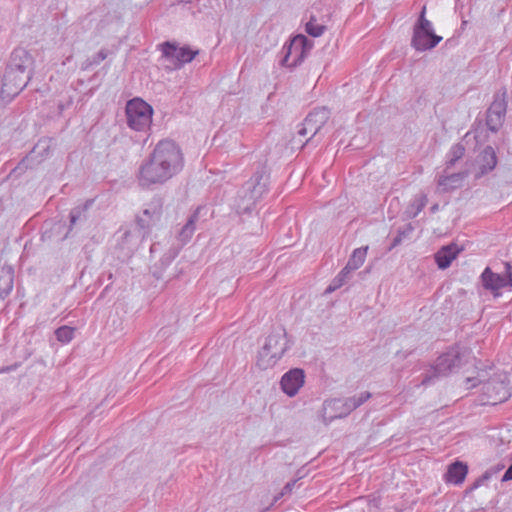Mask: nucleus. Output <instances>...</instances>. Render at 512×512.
<instances>
[{"label": "nucleus", "mask_w": 512, "mask_h": 512, "mask_svg": "<svg viewBox=\"0 0 512 512\" xmlns=\"http://www.w3.org/2000/svg\"><path fill=\"white\" fill-rule=\"evenodd\" d=\"M427 203V197L425 195L421 196L418 200H416L412 207H415V212L413 213V217L417 216L425 207Z\"/></svg>", "instance_id": "7c9ffc66"}, {"label": "nucleus", "mask_w": 512, "mask_h": 512, "mask_svg": "<svg viewBox=\"0 0 512 512\" xmlns=\"http://www.w3.org/2000/svg\"><path fill=\"white\" fill-rule=\"evenodd\" d=\"M481 282L483 287L491 292H497L507 286L512 287V265L509 262L505 263V275L494 273L486 267L481 274Z\"/></svg>", "instance_id": "f8f14e48"}, {"label": "nucleus", "mask_w": 512, "mask_h": 512, "mask_svg": "<svg viewBox=\"0 0 512 512\" xmlns=\"http://www.w3.org/2000/svg\"><path fill=\"white\" fill-rule=\"evenodd\" d=\"M162 57L168 62L166 67L170 70L181 68L184 64L191 62L198 54L197 50H191L188 47H176L170 42L161 45Z\"/></svg>", "instance_id": "9d476101"}, {"label": "nucleus", "mask_w": 512, "mask_h": 512, "mask_svg": "<svg viewBox=\"0 0 512 512\" xmlns=\"http://www.w3.org/2000/svg\"><path fill=\"white\" fill-rule=\"evenodd\" d=\"M305 372L301 368H293L283 374L280 380L281 390L288 397H294L305 384Z\"/></svg>", "instance_id": "ddd939ff"}, {"label": "nucleus", "mask_w": 512, "mask_h": 512, "mask_svg": "<svg viewBox=\"0 0 512 512\" xmlns=\"http://www.w3.org/2000/svg\"><path fill=\"white\" fill-rule=\"evenodd\" d=\"M288 349L286 332L278 328L268 335L257 357V366L260 369L273 367Z\"/></svg>", "instance_id": "20e7f679"}, {"label": "nucleus", "mask_w": 512, "mask_h": 512, "mask_svg": "<svg viewBox=\"0 0 512 512\" xmlns=\"http://www.w3.org/2000/svg\"><path fill=\"white\" fill-rule=\"evenodd\" d=\"M80 216H81V210L79 208L73 209L70 213L71 225H74L77 222V220L80 218Z\"/></svg>", "instance_id": "473e14b6"}, {"label": "nucleus", "mask_w": 512, "mask_h": 512, "mask_svg": "<svg viewBox=\"0 0 512 512\" xmlns=\"http://www.w3.org/2000/svg\"><path fill=\"white\" fill-rule=\"evenodd\" d=\"M49 146L46 141H39L30 153V157L33 158L35 154H39L42 157L48 154Z\"/></svg>", "instance_id": "c85d7f7f"}, {"label": "nucleus", "mask_w": 512, "mask_h": 512, "mask_svg": "<svg viewBox=\"0 0 512 512\" xmlns=\"http://www.w3.org/2000/svg\"><path fill=\"white\" fill-rule=\"evenodd\" d=\"M468 472L467 465L462 462L456 461L449 465L445 474V481L453 484H461Z\"/></svg>", "instance_id": "6ab92c4d"}, {"label": "nucleus", "mask_w": 512, "mask_h": 512, "mask_svg": "<svg viewBox=\"0 0 512 512\" xmlns=\"http://www.w3.org/2000/svg\"><path fill=\"white\" fill-rule=\"evenodd\" d=\"M107 57V53L105 50H100L94 57L93 59V63L94 64H99L101 63L102 61H104Z\"/></svg>", "instance_id": "72a5a7b5"}, {"label": "nucleus", "mask_w": 512, "mask_h": 512, "mask_svg": "<svg viewBox=\"0 0 512 512\" xmlns=\"http://www.w3.org/2000/svg\"><path fill=\"white\" fill-rule=\"evenodd\" d=\"M404 235H405V234H404V232H403V233H402V232H399L398 236H397V237H395V238H394V240H393L392 247H395V246H397L398 244H400V243H401V241H402V237H403Z\"/></svg>", "instance_id": "c9c22d12"}, {"label": "nucleus", "mask_w": 512, "mask_h": 512, "mask_svg": "<svg viewBox=\"0 0 512 512\" xmlns=\"http://www.w3.org/2000/svg\"><path fill=\"white\" fill-rule=\"evenodd\" d=\"M162 215V204L159 199H154L146 205L143 212L137 217V224L143 230V235L156 225Z\"/></svg>", "instance_id": "4468645a"}, {"label": "nucleus", "mask_w": 512, "mask_h": 512, "mask_svg": "<svg viewBox=\"0 0 512 512\" xmlns=\"http://www.w3.org/2000/svg\"><path fill=\"white\" fill-rule=\"evenodd\" d=\"M483 389L493 403L502 402L509 397V393L503 382L488 381L484 384Z\"/></svg>", "instance_id": "f3484780"}, {"label": "nucleus", "mask_w": 512, "mask_h": 512, "mask_svg": "<svg viewBox=\"0 0 512 512\" xmlns=\"http://www.w3.org/2000/svg\"><path fill=\"white\" fill-rule=\"evenodd\" d=\"M466 388L471 389L476 387L478 384L481 383V380L478 377H468L465 380Z\"/></svg>", "instance_id": "2f4dec72"}, {"label": "nucleus", "mask_w": 512, "mask_h": 512, "mask_svg": "<svg viewBox=\"0 0 512 512\" xmlns=\"http://www.w3.org/2000/svg\"><path fill=\"white\" fill-rule=\"evenodd\" d=\"M74 328L69 326H61L55 331L56 339L61 343H69L74 338Z\"/></svg>", "instance_id": "bb28decb"}, {"label": "nucleus", "mask_w": 512, "mask_h": 512, "mask_svg": "<svg viewBox=\"0 0 512 512\" xmlns=\"http://www.w3.org/2000/svg\"><path fill=\"white\" fill-rule=\"evenodd\" d=\"M456 258V250L452 246L443 247L435 255V260L440 269H446Z\"/></svg>", "instance_id": "5701e85b"}, {"label": "nucleus", "mask_w": 512, "mask_h": 512, "mask_svg": "<svg viewBox=\"0 0 512 512\" xmlns=\"http://www.w3.org/2000/svg\"><path fill=\"white\" fill-rule=\"evenodd\" d=\"M425 13L426 7L424 6L413 28L411 45L417 51L430 50L442 40L441 36L434 33L433 25L431 21L426 19Z\"/></svg>", "instance_id": "423d86ee"}, {"label": "nucleus", "mask_w": 512, "mask_h": 512, "mask_svg": "<svg viewBox=\"0 0 512 512\" xmlns=\"http://www.w3.org/2000/svg\"><path fill=\"white\" fill-rule=\"evenodd\" d=\"M468 172L462 171L458 173H452L450 175H442L438 179V186L443 191H449L460 187L467 177Z\"/></svg>", "instance_id": "a211bd4d"}, {"label": "nucleus", "mask_w": 512, "mask_h": 512, "mask_svg": "<svg viewBox=\"0 0 512 512\" xmlns=\"http://www.w3.org/2000/svg\"><path fill=\"white\" fill-rule=\"evenodd\" d=\"M370 398L371 393L363 391L347 398L326 400L322 406V420L327 425L335 419L346 417Z\"/></svg>", "instance_id": "7ed1b4c3"}, {"label": "nucleus", "mask_w": 512, "mask_h": 512, "mask_svg": "<svg viewBox=\"0 0 512 512\" xmlns=\"http://www.w3.org/2000/svg\"><path fill=\"white\" fill-rule=\"evenodd\" d=\"M330 117V112L325 107H318L311 111L300 125L297 134L300 137L310 135L306 142L312 139L324 126Z\"/></svg>", "instance_id": "9b49d317"}, {"label": "nucleus", "mask_w": 512, "mask_h": 512, "mask_svg": "<svg viewBox=\"0 0 512 512\" xmlns=\"http://www.w3.org/2000/svg\"><path fill=\"white\" fill-rule=\"evenodd\" d=\"M498 163L496 151L492 146H486L475 159V178L479 179L492 172Z\"/></svg>", "instance_id": "2eb2a0df"}, {"label": "nucleus", "mask_w": 512, "mask_h": 512, "mask_svg": "<svg viewBox=\"0 0 512 512\" xmlns=\"http://www.w3.org/2000/svg\"><path fill=\"white\" fill-rule=\"evenodd\" d=\"M312 47L313 42L305 35H296L283 46L281 65L289 68L296 67L305 59Z\"/></svg>", "instance_id": "6e6552de"}, {"label": "nucleus", "mask_w": 512, "mask_h": 512, "mask_svg": "<svg viewBox=\"0 0 512 512\" xmlns=\"http://www.w3.org/2000/svg\"><path fill=\"white\" fill-rule=\"evenodd\" d=\"M438 208H439L438 204H435L431 207V211L434 213L438 210Z\"/></svg>", "instance_id": "e433bc0d"}, {"label": "nucleus", "mask_w": 512, "mask_h": 512, "mask_svg": "<svg viewBox=\"0 0 512 512\" xmlns=\"http://www.w3.org/2000/svg\"><path fill=\"white\" fill-rule=\"evenodd\" d=\"M199 212L200 208L196 209L178 233V239L182 244H186L192 238L196 229V222L199 218Z\"/></svg>", "instance_id": "4be33fe9"}, {"label": "nucleus", "mask_w": 512, "mask_h": 512, "mask_svg": "<svg viewBox=\"0 0 512 512\" xmlns=\"http://www.w3.org/2000/svg\"><path fill=\"white\" fill-rule=\"evenodd\" d=\"M126 120L129 128L139 132H145L152 123L153 109L140 98H133L126 104Z\"/></svg>", "instance_id": "0eeeda50"}, {"label": "nucleus", "mask_w": 512, "mask_h": 512, "mask_svg": "<svg viewBox=\"0 0 512 512\" xmlns=\"http://www.w3.org/2000/svg\"><path fill=\"white\" fill-rule=\"evenodd\" d=\"M14 270L11 267L0 268V297H6L13 289Z\"/></svg>", "instance_id": "412c9836"}, {"label": "nucleus", "mask_w": 512, "mask_h": 512, "mask_svg": "<svg viewBox=\"0 0 512 512\" xmlns=\"http://www.w3.org/2000/svg\"><path fill=\"white\" fill-rule=\"evenodd\" d=\"M296 482H297V479H295V480H292V481L288 482V483L283 487L282 491H281L278 495H276V496L274 497V502H277V501H278L280 498H282L283 496L290 494V493L293 491V489H294V486H295Z\"/></svg>", "instance_id": "c756f323"}, {"label": "nucleus", "mask_w": 512, "mask_h": 512, "mask_svg": "<svg viewBox=\"0 0 512 512\" xmlns=\"http://www.w3.org/2000/svg\"><path fill=\"white\" fill-rule=\"evenodd\" d=\"M509 480H512V464L508 467V469L506 470V472L504 473L503 477H502V481H509Z\"/></svg>", "instance_id": "f704fd0d"}, {"label": "nucleus", "mask_w": 512, "mask_h": 512, "mask_svg": "<svg viewBox=\"0 0 512 512\" xmlns=\"http://www.w3.org/2000/svg\"><path fill=\"white\" fill-rule=\"evenodd\" d=\"M367 251H368V246L356 248L352 252V254L346 264V267L348 269H350L352 272L359 269L365 262V259L367 256Z\"/></svg>", "instance_id": "b1692460"}, {"label": "nucleus", "mask_w": 512, "mask_h": 512, "mask_svg": "<svg viewBox=\"0 0 512 512\" xmlns=\"http://www.w3.org/2000/svg\"><path fill=\"white\" fill-rule=\"evenodd\" d=\"M507 90L499 89L487 110L486 125L491 132H497L503 125L507 110Z\"/></svg>", "instance_id": "1a4fd4ad"}, {"label": "nucleus", "mask_w": 512, "mask_h": 512, "mask_svg": "<svg viewBox=\"0 0 512 512\" xmlns=\"http://www.w3.org/2000/svg\"><path fill=\"white\" fill-rule=\"evenodd\" d=\"M184 167L181 148L173 140L159 141L139 167L137 180L141 187L162 185L179 174Z\"/></svg>", "instance_id": "f257e3e1"}, {"label": "nucleus", "mask_w": 512, "mask_h": 512, "mask_svg": "<svg viewBox=\"0 0 512 512\" xmlns=\"http://www.w3.org/2000/svg\"><path fill=\"white\" fill-rule=\"evenodd\" d=\"M268 177L263 171H257L243 185L236 200V212L238 214L250 213L258 200L267 192Z\"/></svg>", "instance_id": "f03ea898"}, {"label": "nucleus", "mask_w": 512, "mask_h": 512, "mask_svg": "<svg viewBox=\"0 0 512 512\" xmlns=\"http://www.w3.org/2000/svg\"><path fill=\"white\" fill-rule=\"evenodd\" d=\"M305 31L312 37H319L325 31V26L318 24L314 17L306 23Z\"/></svg>", "instance_id": "cd10ccee"}, {"label": "nucleus", "mask_w": 512, "mask_h": 512, "mask_svg": "<svg viewBox=\"0 0 512 512\" xmlns=\"http://www.w3.org/2000/svg\"><path fill=\"white\" fill-rule=\"evenodd\" d=\"M463 357L464 354L459 347L449 349L437 358L435 365L432 366L431 371L423 377L421 384L428 385L434 378L447 376L456 371L463 365Z\"/></svg>", "instance_id": "39448f33"}, {"label": "nucleus", "mask_w": 512, "mask_h": 512, "mask_svg": "<svg viewBox=\"0 0 512 512\" xmlns=\"http://www.w3.org/2000/svg\"><path fill=\"white\" fill-rule=\"evenodd\" d=\"M29 61V55L24 50H15L12 54V63L8 70H13L19 75H30L26 70V62Z\"/></svg>", "instance_id": "aec40b11"}, {"label": "nucleus", "mask_w": 512, "mask_h": 512, "mask_svg": "<svg viewBox=\"0 0 512 512\" xmlns=\"http://www.w3.org/2000/svg\"><path fill=\"white\" fill-rule=\"evenodd\" d=\"M465 154V147L461 143H457L453 145L448 154H447V162L446 169L451 168L454 164L461 159Z\"/></svg>", "instance_id": "a878e982"}, {"label": "nucleus", "mask_w": 512, "mask_h": 512, "mask_svg": "<svg viewBox=\"0 0 512 512\" xmlns=\"http://www.w3.org/2000/svg\"><path fill=\"white\" fill-rule=\"evenodd\" d=\"M29 80L30 75H19L13 70H8L4 75L1 93L14 97L27 86Z\"/></svg>", "instance_id": "dca6fc26"}, {"label": "nucleus", "mask_w": 512, "mask_h": 512, "mask_svg": "<svg viewBox=\"0 0 512 512\" xmlns=\"http://www.w3.org/2000/svg\"><path fill=\"white\" fill-rule=\"evenodd\" d=\"M351 274L352 271L345 266L332 280L331 284L327 287L326 292L331 293L342 287L351 278Z\"/></svg>", "instance_id": "393cba45"}]
</instances>
